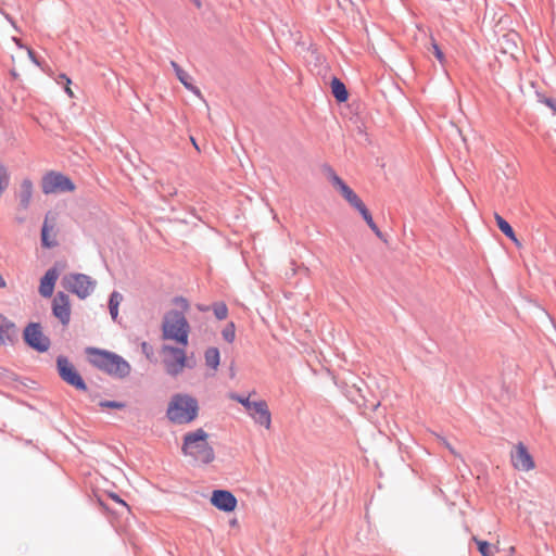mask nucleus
Wrapping results in <instances>:
<instances>
[{"label": "nucleus", "instance_id": "nucleus-26", "mask_svg": "<svg viewBox=\"0 0 556 556\" xmlns=\"http://www.w3.org/2000/svg\"><path fill=\"white\" fill-rule=\"evenodd\" d=\"M10 184V174L8 172V168L0 164V197L2 195L3 191L9 187Z\"/></svg>", "mask_w": 556, "mask_h": 556}, {"label": "nucleus", "instance_id": "nucleus-12", "mask_svg": "<svg viewBox=\"0 0 556 556\" xmlns=\"http://www.w3.org/2000/svg\"><path fill=\"white\" fill-rule=\"evenodd\" d=\"M236 496L228 490L217 489L212 492L211 504L224 513H231L237 507Z\"/></svg>", "mask_w": 556, "mask_h": 556}, {"label": "nucleus", "instance_id": "nucleus-36", "mask_svg": "<svg viewBox=\"0 0 556 556\" xmlns=\"http://www.w3.org/2000/svg\"><path fill=\"white\" fill-rule=\"evenodd\" d=\"M110 497H111L114 502H116V503H118V504L123 505L124 507H126L127 509H129V507H128V505L126 504V502H125L124 500H122V498L119 497V495H117L116 493H110Z\"/></svg>", "mask_w": 556, "mask_h": 556}, {"label": "nucleus", "instance_id": "nucleus-11", "mask_svg": "<svg viewBox=\"0 0 556 556\" xmlns=\"http://www.w3.org/2000/svg\"><path fill=\"white\" fill-rule=\"evenodd\" d=\"M52 314L60 320L63 327L71 321V302L66 293L59 291L52 301Z\"/></svg>", "mask_w": 556, "mask_h": 556}, {"label": "nucleus", "instance_id": "nucleus-45", "mask_svg": "<svg viewBox=\"0 0 556 556\" xmlns=\"http://www.w3.org/2000/svg\"><path fill=\"white\" fill-rule=\"evenodd\" d=\"M191 140H192V144L195 147V149L199 150V147H198L195 140L192 137H191Z\"/></svg>", "mask_w": 556, "mask_h": 556}, {"label": "nucleus", "instance_id": "nucleus-28", "mask_svg": "<svg viewBox=\"0 0 556 556\" xmlns=\"http://www.w3.org/2000/svg\"><path fill=\"white\" fill-rule=\"evenodd\" d=\"M473 540L477 543V547L481 556H493V553L491 552V544L488 541L478 540L477 538H473Z\"/></svg>", "mask_w": 556, "mask_h": 556}, {"label": "nucleus", "instance_id": "nucleus-22", "mask_svg": "<svg viewBox=\"0 0 556 556\" xmlns=\"http://www.w3.org/2000/svg\"><path fill=\"white\" fill-rule=\"evenodd\" d=\"M123 301V295L118 291H113L109 298V311L112 319L115 321L118 317V307Z\"/></svg>", "mask_w": 556, "mask_h": 556}, {"label": "nucleus", "instance_id": "nucleus-18", "mask_svg": "<svg viewBox=\"0 0 556 556\" xmlns=\"http://www.w3.org/2000/svg\"><path fill=\"white\" fill-rule=\"evenodd\" d=\"M33 190H34L33 181L29 178L23 179L21 182V188H20V193H18L21 208H23V210L28 208V206L30 204L31 197H33Z\"/></svg>", "mask_w": 556, "mask_h": 556}, {"label": "nucleus", "instance_id": "nucleus-32", "mask_svg": "<svg viewBox=\"0 0 556 556\" xmlns=\"http://www.w3.org/2000/svg\"><path fill=\"white\" fill-rule=\"evenodd\" d=\"M140 346H141V352L144 354V356L149 361H152L153 357H154V349H153V346L149 342H147V341H142Z\"/></svg>", "mask_w": 556, "mask_h": 556}, {"label": "nucleus", "instance_id": "nucleus-16", "mask_svg": "<svg viewBox=\"0 0 556 556\" xmlns=\"http://www.w3.org/2000/svg\"><path fill=\"white\" fill-rule=\"evenodd\" d=\"M59 278L56 267L49 268L40 278L39 293L43 298H50L53 294L55 282Z\"/></svg>", "mask_w": 556, "mask_h": 556}, {"label": "nucleus", "instance_id": "nucleus-25", "mask_svg": "<svg viewBox=\"0 0 556 556\" xmlns=\"http://www.w3.org/2000/svg\"><path fill=\"white\" fill-rule=\"evenodd\" d=\"M223 339L228 342L232 343L236 338V326L233 321L228 323L225 328L222 331Z\"/></svg>", "mask_w": 556, "mask_h": 556}, {"label": "nucleus", "instance_id": "nucleus-24", "mask_svg": "<svg viewBox=\"0 0 556 556\" xmlns=\"http://www.w3.org/2000/svg\"><path fill=\"white\" fill-rule=\"evenodd\" d=\"M213 313L218 320H223L227 317L228 307L224 302H215L212 305Z\"/></svg>", "mask_w": 556, "mask_h": 556}, {"label": "nucleus", "instance_id": "nucleus-9", "mask_svg": "<svg viewBox=\"0 0 556 556\" xmlns=\"http://www.w3.org/2000/svg\"><path fill=\"white\" fill-rule=\"evenodd\" d=\"M63 280L66 289L80 300L89 296L96 288V281L86 274H71L65 276Z\"/></svg>", "mask_w": 556, "mask_h": 556}, {"label": "nucleus", "instance_id": "nucleus-29", "mask_svg": "<svg viewBox=\"0 0 556 556\" xmlns=\"http://www.w3.org/2000/svg\"><path fill=\"white\" fill-rule=\"evenodd\" d=\"M0 378L8 384L17 380L16 374L3 366H0Z\"/></svg>", "mask_w": 556, "mask_h": 556}, {"label": "nucleus", "instance_id": "nucleus-46", "mask_svg": "<svg viewBox=\"0 0 556 556\" xmlns=\"http://www.w3.org/2000/svg\"><path fill=\"white\" fill-rule=\"evenodd\" d=\"M200 309H201L202 312H205V311H207V307H200Z\"/></svg>", "mask_w": 556, "mask_h": 556}, {"label": "nucleus", "instance_id": "nucleus-40", "mask_svg": "<svg viewBox=\"0 0 556 556\" xmlns=\"http://www.w3.org/2000/svg\"><path fill=\"white\" fill-rule=\"evenodd\" d=\"M7 287V282L4 280V278L2 277V275L0 274V288H5Z\"/></svg>", "mask_w": 556, "mask_h": 556}, {"label": "nucleus", "instance_id": "nucleus-14", "mask_svg": "<svg viewBox=\"0 0 556 556\" xmlns=\"http://www.w3.org/2000/svg\"><path fill=\"white\" fill-rule=\"evenodd\" d=\"M17 339V327L7 316L0 313V346L13 344Z\"/></svg>", "mask_w": 556, "mask_h": 556}, {"label": "nucleus", "instance_id": "nucleus-13", "mask_svg": "<svg viewBox=\"0 0 556 556\" xmlns=\"http://www.w3.org/2000/svg\"><path fill=\"white\" fill-rule=\"evenodd\" d=\"M511 463L516 469L522 471H529L534 468V460L522 442H519L516 445L515 452L511 453Z\"/></svg>", "mask_w": 556, "mask_h": 556}, {"label": "nucleus", "instance_id": "nucleus-30", "mask_svg": "<svg viewBox=\"0 0 556 556\" xmlns=\"http://www.w3.org/2000/svg\"><path fill=\"white\" fill-rule=\"evenodd\" d=\"M538 98L541 103H544L546 106H548L553 111L554 115H556V99L545 97L541 93H538Z\"/></svg>", "mask_w": 556, "mask_h": 556}, {"label": "nucleus", "instance_id": "nucleus-2", "mask_svg": "<svg viewBox=\"0 0 556 556\" xmlns=\"http://www.w3.org/2000/svg\"><path fill=\"white\" fill-rule=\"evenodd\" d=\"M208 433L202 428L187 432L184 435L181 452L192 457L197 463L208 465L215 459V452L207 442Z\"/></svg>", "mask_w": 556, "mask_h": 556}, {"label": "nucleus", "instance_id": "nucleus-5", "mask_svg": "<svg viewBox=\"0 0 556 556\" xmlns=\"http://www.w3.org/2000/svg\"><path fill=\"white\" fill-rule=\"evenodd\" d=\"M190 326L184 313L178 309H170L164 315L162 324V338L173 340L181 346L189 342Z\"/></svg>", "mask_w": 556, "mask_h": 556}, {"label": "nucleus", "instance_id": "nucleus-27", "mask_svg": "<svg viewBox=\"0 0 556 556\" xmlns=\"http://www.w3.org/2000/svg\"><path fill=\"white\" fill-rule=\"evenodd\" d=\"M99 406L101 408L124 409L126 407V403L113 400H102L100 401Z\"/></svg>", "mask_w": 556, "mask_h": 556}, {"label": "nucleus", "instance_id": "nucleus-35", "mask_svg": "<svg viewBox=\"0 0 556 556\" xmlns=\"http://www.w3.org/2000/svg\"><path fill=\"white\" fill-rule=\"evenodd\" d=\"M27 54H28V58L30 59V61H31L35 65L40 66V62H39V60H38V58H37V55H36V53H35V51H34V50H31V49L27 48Z\"/></svg>", "mask_w": 556, "mask_h": 556}, {"label": "nucleus", "instance_id": "nucleus-17", "mask_svg": "<svg viewBox=\"0 0 556 556\" xmlns=\"http://www.w3.org/2000/svg\"><path fill=\"white\" fill-rule=\"evenodd\" d=\"M170 65L176 74L177 79L184 85V87L192 93L201 96L200 89L192 83V77L185 70H182L175 61H172Z\"/></svg>", "mask_w": 556, "mask_h": 556}, {"label": "nucleus", "instance_id": "nucleus-6", "mask_svg": "<svg viewBox=\"0 0 556 556\" xmlns=\"http://www.w3.org/2000/svg\"><path fill=\"white\" fill-rule=\"evenodd\" d=\"M56 371L62 381L73 387L77 391L86 392L88 390L87 383L76 369L73 363L65 355H59L55 359Z\"/></svg>", "mask_w": 556, "mask_h": 556}, {"label": "nucleus", "instance_id": "nucleus-33", "mask_svg": "<svg viewBox=\"0 0 556 556\" xmlns=\"http://www.w3.org/2000/svg\"><path fill=\"white\" fill-rule=\"evenodd\" d=\"M431 46H432V51H433L434 56L437 58V60L439 62L442 63L444 61L443 51L441 50V48L439 47V45L435 41H433Z\"/></svg>", "mask_w": 556, "mask_h": 556}, {"label": "nucleus", "instance_id": "nucleus-20", "mask_svg": "<svg viewBox=\"0 0 556 556\" xmlns=\"http://www.w3.org/2000/svg\"><path fill=\"white\" fill-rule=\"evenodd\" d=\"M495 222H496V225L498 227V229L507 237L509 238L511 241H514L516 244H519L518 240H517V237H516V233L513 229V227L510 226V224L504 218L502 217L501 215L498 214H495Z\"/></svg>", "mask_w": 556, "mask_h": 556}, {"label": "nucleus", "instance_id": "nucleus-47", "mask_svg": "<svg viewBox=\"0 0 556 556\" xmlns=\"http://www.w3.org/2000/svg\"><path fill=\"white\" fill-rule=\"evenodd\" d=\"M180 300L187 305L186 299L180 298Z\"/></svg>", "mask_w": 556, "mask_h": 556}, {"label": "nucleus", "instance_id": "nucleus-44", "mask_svg": "<svg viewBox=\"0 0 556 556\" xmlns=\"http://www.w3.org/2000/svg\"><path fill=\"white\" fill-rule=\"evenodd\" d=\"M11 75H12L14 78H16V77L18 76V74H17V73H16V71H14V70H13V71H11Z\"/></svg>", "mask_w": 556, "mask_h": 556}, {"label": "nucleus", "instance_id": "nucleus-19", "mask_svg": "<svg viewBox=\"0 0 556 556\" xmlns=\"http://www.w3.org/2000/svg\"><path fill=\"white\" fill-rule=\"evenodd\" d=\"M330 87L331 93L338 103H344L348 101L349 91L346 89V86L340 78L333 76L330 81Z\"/></svg>", "mask_w": 556, "mask_h": 556}, {"label": "nucleus", "instance_id": "nucleus-23", "mask_svg": "<svg viewBox=\"0 0 556 556\" xmlns=\"http://www.w3.org/2000/svg\"><path fill=\"white\" fill-rule=\"evenodd\" d=\"M50 227L48 226L47 220H45L41 227V245L46 249H51L58 245L56 240H51L49 237Z\"/></svg>", "mask_w": 556, "mask_h": 556}, {"label": "nucleus", "instance_id": "nucleus-7", "mask_svg": "<svg viewBox=\"0 0 556 556\" xmlns=\"http://www.w3.org/2000/svg\"><path fill=\"white\" fill-rule=\"evenodd\" d=\"M45 194L73 192L76 189L73 180L61 172L50 170L41 179Z\"/></svg>", "mask_w": 556, "mask_h": 556}, {"label": "nucleus", "instance_id": "nucleus-21", "mask_svg": "<svg viewBox=\"0 0 556 556\" xmlns=\"http://www.w3.org/2000/svg\"><path fill=\"white\" fill-rule=\"evenodd\" d=\"M204 357H205L206 366L216 370L217 367L219 366V362H220L219 350L217 348H213V346L208 348L204 353Z\"/></svg>", "mask_w": 556, "mask_h": 556}, {"label": "nucleus", "instance_id": "nucleus-4", "mask_svg": "<svg viewBox=\"0 0 556 556\" xmlns=\"http://www.w3.org/2000/svg\"><path fill=\"white\" fill-rule=\"evenodd\" d=\"M199 415V403L187 393H175L166 409L167 419L174 425H188Z\"/></svg>", "mask_w": 556, "mask_h": 556}, {"label": "nucleus", "instance_id": "nucleus-1", "mask_svg": "<svg viewBox=\"0 0 556 556\" xmlns=\"http://www.w3.org/2000/svg\"><path fill=\"white\" fill-rule=\"evenodd\" d=\"M88 363L94 368L117 379H124L130 375V364L121 355L94 346L85 349Z\"/></svg>", "mask_w": 556, "mask_h": 556}, {"label": "nucleus", "instance_id": "nucleus-31", "mask_svg": "<svg viewBox=\"0 0 556 556\" xmlns=\"http://www.w3.org/2000/svg\"><path fill=\"white\" fill-rule=\"evenodd\" d=\"M232 399L235 401H237L238 403H240L248 412L252 410V406H253V402L254 401H250L249 396H243V395L235 394V395H232Z\"/></svg>", "mask_w": 556, "mask_h": 556}, {"label": "nucleus", "instance_id": "nucleus-8", "mask_svg": "<svg viewBox=\"0 0 556 556\" xmlns=\"http://www.w3.org/2000/svg\"><path fill=\"white\" fill-rule=\"evenodd\" d=\"M23 340L27 346L38 353H45L51 345L50 339L43 334L39 323H29L23 330Z\"/></svg>", "mask_w": 556, "mask_h": 556}, {"label": "nucleus", "instance_id": "nucleus-3", "mask_svg": "<svg viewBox=\"0 0 556 556\" xmlns=\"http://www.w3.org/2000/svg\"><path fill=\"white\" fill-rule=\"evenodd\" d=\"M324 170L327 173L329 180L337 188L342 197L349 202L351 206H353L366 222L367 226L372 230V232L378 237L382 238V232L375 223L371 213L361 200V198L343 181L341 177L337 175L333 168L329 165L324 166Z\"/></svg>", "mask_w": 556, "mask_h": 556}, {"label": "nucleus", "instance_id": "nucleus-15", "mask_svg": "<svg viewBox=\"0 0 556 556\" xmlns=\"http://www.w3.org/2000/svg\"><path fill=\"white\" fill-rule=\"evenodd\" d=\"M249 414L256 424L264 426L267 429L270 427L271 414L265 401L261 400L253 402L252 410H249Z\"/></svg>", "mask_w": 556, "mask_h": 556}, {"label": "nucleus", "instance_id": "nucleus-10", "mask_svg": "<svg viewBox=\"0 0 556 556\" xmlns=\"http://www.w3.org/2000/svg\"><path fill=\"white\" fill-rule=\"evenodd\" d=\"M186 346H173V345H163L162 351L164 353H169L170 358H164V366L166 372L173 377L179 375L185 367L191 368L192 365L187 363V355L185 352Z\"/></svg>", "mask_w": 556, "mask_h": 556}, {"label": "nucleus", "instance_id": "nucleus-34", "mask_svg": "<svg viewBox=\"0 0 556 556\" xmlns=\"http://www.w3.org/2000/svg\"><path fill=\"white\" fill-rule=\"evenodd\" d=\"M1 14L4 16V18L13 26V28L16 30V31H21L20 28L16 26V23L15 21L13 20V17L8 14L7 12H4L3 10H0Z\"/></svg>", "mask_w": 556, "mask_h": 556}, {"label": "nucleus", "instance_id": "nucleus-39", "mask_svg": "<svg viewBox=\"0 0 556 556\" xmlns=\"http://www.w3.org/2000/svg\"><path fill=\"white\" fill-rule=\"evenodd\" d=\"M12 40L15 42V45L18 47V48H24L22 41L20 38L17 37H13Z\"/></svg>", "mask_w": 556, "mask_h": 556}, {"label": "nucleus", "instance_id": "nucleus-43", "mask_svg": "<svg viewBox=\"0 0 556 556\" xmlns=\"http://www.w3.org/2000/svg\"><path fill=\"white\" fill-rule=\"evenodd\" d=\"M444 10L456 13V8H454V7H451L450 9L445 8Z\"/></svg>", "mask_w": 556, "mask_h": 556}, {"label": "nucleus", "instance_id": "nucleus-41", "mask_svg": "<svg viewBox=\"0 0 556 556\" xmlns=\"http://www.w3.org/2000/svg\"><path fill=\"white\" fill-rule=\"evenodd\" d=\"M65 92H66L70 97H73V96H74V94H73V92H72V90H71V88H70V85H65Z\"/></svg>", "mask_w": 556, "mask_h": 556}, {"label": "nucleus", "instance_id": "nucleus-42", "mask_svg": "<svg viewBox=\"0 0 556 556\" xmlns=\"http://www.w3.org/2000/svg\"><path fill=\"white\" fill-rule=\"evenodd\" d=\"M198 8L201 7V1L200 0H191Z\"/></svg>", "mask_w": 556, "mask_h": 556}, {"label": "nucleus", "instance_id": "nucleus-37", "mask_svg": "<svg viewBox=\"0 0 556 556\" xmlns=\"http://www.w3.org/2000/svg\"><path fill=\"white\" fill-rule=\"evenodd\" d=\"M65 84V85H70L72 81L71 79L67 77L66 74H60L59 75V78H58V84Z\"/></svg>", "mask_w": 556, "mask_h": 556}, {"label": "nucleus", "instance_id": "nucleus-38", "mask_svg": "<svg viewBox=\"0 0 556 556\" xmlns=\"http://www.w3.org/2000/svg\"><path fill=\"white\" fill-rule=\"evenodd\" d=\"M440 440L442 441L443 445L451 451V453H454V448L444 438H440Z\"/></svg>", "mask_w": 556, "mask_h": 556}]
</instances>
